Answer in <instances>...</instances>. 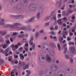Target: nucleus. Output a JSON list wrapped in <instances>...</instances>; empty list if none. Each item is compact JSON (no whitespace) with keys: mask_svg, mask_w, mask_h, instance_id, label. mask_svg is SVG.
Returning <instances> with one entry per match:
<instances>
[{"mask_svg":"<svg viewBox=\"0 0 76 76\" xmlns=\"http://www.w3.org/2000/svg\"><path fill=\"white\" fill-rule=\"evenodd\" d=\"M20 25H21V24L15 23H14V25H10V28L18 29L20 31V30L28 31H32V28H31V26L30 25H28V26H24L22 27H18V26Z\"/></svg>","mask_w":76,"mask_h":76,"instance_id":"obj_1","label":"nucleus"},{"mask_svg":"<svg viewBox=\"0 0 76 76\" xmlns=\"http://www.w3.org/2000/svg\"><path fill=\"white\" fill-rule=\"evenodd\" d=\"M37 8V5L34 4H30L28 7V9L30 10H36Z\"/></svg>","mask_w":76,"mask_h":76,"instance_id":"obj_2","label":"nucleus"},{"mask_svg":"<svg viewBox=\"0 0 76 76\" xmlns=\"http://www.w3.org/2000/svg\"><path fill=\"white\" fill-rule=\"evenodd\" d=\"M34 36H33V35H31L30 40L29 41V44L31 45H33L32 48L33 50H34L35 47V44H33V42H32L34 40Z\"/></svg>","mask_w":76,"mask_h":76,"instance_id":"obj_3","label":"nucleus"},{"mask_svg":"<svg viewBox=\"0 0 76 76\" xmlns=\"http://www.w3.org/2000/svg\"><path fill=\"white\" fill-rule=\"evenodd\" d=\"M50 68L53 72H56L57 70L58 67L56 65L53 64L51 66Z\"/></svg>","mask_w":76,"mask_h":76,"instance_id":"obj_4","label":"nucleus"},{"mask_svg":"<svg viewBox=\"0 0 76 76\" xmlns=\"http://www.w3.org/2000/svg\"><path fill=\"white\" fill-rule=\"evenodd\" d=\"M8 51H9V49L8 48H7L4 52H3V49H2L1 50L0 53H3L4 54L6 57H7V56H9V54L7 53H8Z\"/></svg>","mask_w":76,"mask_h":76,"instance_id":"obj_5","label":"nucleus"},{"mask_svg":"<svg viewBox=\"0 0 76 76\" xmlns=\"http://www.w3.org/2000/svg\"><path fill=\"white\" fill-rule=\"evenodd\" d=\"M25 62L20 61H19L18 67V68H21L22 66L24 67H25Z\"/></svg>","mask_w":76,"mask_h":76,"instance_id":"obj_6","label":"nucleus"},{"mask_svg":"<svg viewBox=\"0 0 76 76\" xmlns=\"http://www.w3.org/2000/svg\"><path fill=\"white\" fill-rule=\"evenodd\" d=\"M16 9L18 10H22L23 9V7L22 5L18 4L16 6Z\"/></svg>","mask_w":76,"mask_h":76,"instance_id":"obj_7","label":"nucleus"},{"mask_svg":"<svg viewBox=\"0 0 76 76\" xmlns=\"http://www.w3.org/2000/svg\"><path fill=\"white\" fill-rule=\"evenodd\" d=\"M65 75L64 71L62 70L58 71L57 74V76H65Z\"/></svg>","mask_w":76,"mask_h":76,"instance_id":"obj_8","label":"nucleus"},{"mask_svg":"<svg viewBox=\"0 0 76 76\" xmlns=\"http://www.w3.org/2000/svg\"><path fill=\"white\" fill-rule=\"evenodd\" d=\"M69 50L72 53L75 54L76 53V50L75 48L73 47H71L69 48Z\"/></svg>","mask_w":76,"mask_h":76,"instance_id":"obj_9","label":"nucleus"},{"mask_svg":"<svg viewBox=\"0 0 76 76\" xmlns=\"http://www.w3.org/2000/svg\"><path fill=\"white\" fill-rule=\"evenodd\" d=\"M46 60L48 63H51V58L48 54L46 55Z\"/></svg>","mask_w":76,"mask_h":76,"instance_id":"obj_10","label":"nucleus"},{"mask_svg":"<svg viewBox=\"0 0 76 76\" xmlns=\"http://www.w3.org/2000/svg\"><path fill=\"white\" fill-rule=\"evenodd\" d=\"M52 74V72L49 69H48L46 71L45 75L47 76H50Z\"/></svg>","mask_w":76,"mask_h":76,"instance_id":"obj_11","label":"nucleus"},{"mask_svg":"<svg viewBox=\"0 0 76 76\" xmlns=\"http://www.w3.org/2000/svg\"><path fill=\"white\" fill-rule=\"evenodd\" d=\"M62 0H60L59 1H57L56 6H57L58 7H60L61 5V2Z\"/></svg>","mask_w":76,"mask_h":76,"instance_id":"obj_12","label":"nucleus"},{"mask_svg":"<svg viewBox=\"0 0 76 76\" xmlns=\"http://www.w3.org/2000/svg\"><path fill=\"white\" fill-rule=\"evenodd\" d=\"M38 10L40 12H43L44 11V7L43 5L40 6L38 8Z\"/></svg>","mask_w":76,"mask_h":76,"instance_id":"obj_13","label":"nucleus"},{"mask_svg":"<svg viewBox=\"0 0 76 76\" xmlns=\"http://www.w3.org/2000/svg\"><path fill=\"white\" fill-rule=\"evenodd\" d=\"M66 70H67L70 73H73V70L72 68L68 67L66 69Z\"/></svg>","mask_w":76,"mask_h":76,"instance_id":"obj_14","label":"nucleus"},{"mask_svg":"<svg viewBox=\"0 0 76 76\" xmlns=\"http://www.w3.org/2000/svg\"><path fill=\"white\" fill-rule=\"evenodd\" d=\"M44 60H45V58L44 57L42 56H39V60L40 62L42 63Z\"/></svg>","mask_w":76,"mask_h":76,"instance_id":"obj_15","label":"nucleus"},{"mask_svg":"<svg viewBox=\"0 0 76 76\" xmlns=\"http://www.w3.org/2000/svg\"><path fill=\"white\" fill-rule=\"evenodd\" d=\"M20 57V59L21 60H24V58H25V57L21 53L19 55Z\"/></svg>","mask_w":76,"mask_h":76,"instance_id":"obj_16","label":"nucleus"},{"mask_svg":"<svg viewBox=\"0 0 76 76\" xmlns=\"http://www.w3.org/2000/svg\"><path fill=\"white\" fill-rule=\"evenodd\" d=\"M49 54L51 56H55V53L54 51H50L49 52Z\"/></svg>","mask_w":76,"mask_h":76,"instance_id":"obj_17","label":"nucleus"},{"mask_svg":"<svg viewBox=\"0 0 76 76\" xmlns=\"http://www.w3.org/2000/svg\"><path fill=\"white\" fill-rule=\"evenodd\" d=\"M4 20L3 19H1L0 21V25H4Z\"/></svg>","mask_w":76,"mask_h":76,"instance_id":"obj_18","label":"nucleus"},{"mask_svg":"<svg viewBox=\"0 0 76 76\" xmlns=\"http://www.w3.org/2000/svg\"><path fill=\"white\" fill-rule=\"evenodd\" d=\"M35 17H33L32 18H31L29 20L28 22H29V23H31L35 19Z\"/></svg>","mask_w":76,"mask_h":76,"instance_id":"obj_19","label":"nucleus"},{"mask_svg":"<svg viewBox=\"0 0 76 76\" xmlns=\"http://www.w3.org/2000/svg\"><path fill=\"white\" fill-rule=\"evenodd\" d=\"M55 12H56L55 11H53L52 12H51V13L50 15V16H49L51 18V16H53V15H54L55 14H56V13H55Z\"/></svg>","mask_w":76,"mask_h":76,"instance_id":"obj_20","label":"nucleus"},{"mask_svg":"<svg viewBox=\"0 0 76 76\" xmlns=\"http://www.w3.org/2000/svg\"><path fill=\"white\" fill-rule=\"evenodd\" d=\"M1 34H2V35L3 36V35H4L6 34V32H7V31L6 30H4L3 31H1Z\"/></svg>","mask_w":76,"mask_h":76,"instance_id":"obj_21","label":"nucleus"},{"mask_svg":"<svg viewBox=\"0 0 76 76\" xmlns=\"http://www.w3.org/2000/svg\"><path fill=\"white\" fill-rule=\"evenodd\" d=\"M61 20V19H60L58 20L57 21V23H58V24L61 25L63 24V22L60 21Z\"/></svg>","mask_w":76,"mask_h":76,"instance_id":"obj_22","label":"nucleus"},{"mask_svg":"<svg viewBox=\"0 0 76 76\" xmlns=\"http://www.w3.org/2000/svg\"><path fill=\"white\" fill-rule=\"evenodd\" d=\"M39 34V33L38 32H36L35 34V37L36 38H38V35Z\"/></svg>","mask_w":76,"mask_h":76,"instance_id":"obj_23","label":"nucleus"},{"mask_svg":"<svg viewBox=\"0 0 76 76\" xmlns=\"http://www.w3.org/2000/svg\"><path fill=\"white\" fill-rule=\"evenodd\" d=\"M7 47V44H4L2 45V47L4 49L6 48Z\"/></svg>","mask_w":76,"mask_h":76,"instance_id":"obj_24","label":"nucleus"},{"mask_svg":"<svg viewBox=\"0 0 76 76\" xmlns=\"http://www.w3.org/2000/svg\"><path fill=\"white\" fill-rule=\"evenodd\" d=\"M50 46L52 48H53V47H56V45L54 43H50Z\"/></svg>","mask_w":76,"mask_h":76,"instance_id":"obj_25","label":"nucleus"},{"mask_svg":"<svg viewBox=\"0 0 76 76\" xmlns=\"http://www.w3.org/2000/svg\"><path fill=\"white\" fill-rule=\"evenodd\" d=\"M28 67H29V64L28 63L26 64V66L24 67V69H28Z\"/></svg>","mask_w":76,"mask_h":76,"instance_id":"obj_26","label":"nucleus"},{"mask_svg":"<svg viewBox=\"0 0 76 76\" xmlns=\"http://www.w3.org/2000/svg\"><path fill=\"white\" fill-rule=\"evenodd\" d=\"M50 18L49 16L46 17L45 19L44 20L45 21H47V20H49Z\"/></svg>","mask_w":76,"mask_h":76,"instance_id":"obj_27","label":"nucleus"},{"mask_svg":"<svg viewBox=\"0 0 76 76\" xmlns=\"http://www.w3.org/2000/svg\"><path fill=\"white\" fill-rule=\"evenodd\" d=\"M36 16L37 19H39L40 18V12H38L37 15Z\"/></svg>","mask_w":76,"mask_h":76,"instance_id":"obj_28","label":"nucleus"},{"mask_svg":"<svg viewBox=\"0 0 76 76\" xmlns=\"http://www.w3.org/2000/svg\"><path fill=\"white\" fill-rule=\"evenodd\" d=\"M50 21L48 23H46L44 25L45 26H48L49 25H50Z\"/></svg>","mask_w":76,"mask_h":76,"instance_id":"obj_29","label":"nucleus"},{"mask_svg":"<svg viewBox=\"0 0 76 76\" xmlns=\"http://www.w3.org/2000/svg\"><path fill=\"white\" fill-rule=\"evenodd\" d=\"M18 38H24V36L23 34H20L18 35Z\"/></svg>","mask_w":76,"mask_h":76,"instance_id":"obj_30","label":"nucleus"},{"mask_svg":"<svg viewBox=\"0 0 76 76\" xmlns=\"http://www.w3.org/2000/svg\"><path fill=\"white\" fill-rule=\"evenodd\" d=\"M11 47L12 48V50L13 51H16V49L14 48L15 47V45H11Z\"/></svg>","mask_w":76,"mask_h":76,"instance_id":"obj_31","label":"nucleus"},{"mask_svg":"<svg viewBox=\"0 0 76 76\" xmlns=\"http://www.w3.org/2000/svg\"><path fill=\"white\" fill-rule=\"evenodd\" d=\"M57 46L59 51H60L61 50V48L60 47V44L58 43L57 45Z\"/></svg>","mask_w":76,"mask_h":76,"instance_id":"obj_32","label":"nucleus"},{"mask_svg":"<svg viewBox=\"0 0 76 76\" xmlns=\"http://www.w3.org/2000/svg\"><path fill=\"white\" fill-rule=\"evenodd\" d=\"M53 20H56L57 19V18L56 17V14H55L54 15L53 17Z\"/></svg>","mask_w":76,"mask_h":76,"instance_id":"obj_33","label":"nucleus"},{"mask_svg":"<svg viewBox=\"0 0 76 76\" xmlns=\"http://www.w3.org/2000/svg\"><path fill=\"white\" fill-rule=\"evenodd\" d=\"M62 40H63V38L62 37L59 38V40L60 41V43L61 44H62L61 42L62 41Z\"/></svg>","mask_w":76,"mask_h":76,"instance_id":"obj_34","label":"nucleus"},{"mask_svg":"<svg viewBox=\"0 0 76 76\" xmlns=\"http://www.w3.org/2000/svg\"><path fill=\"white\" fill-rule=\"evenodd\" d=\"M26 72L28 73V74H29V75H30V74L31 73V71H29V70H26Z\"/></svg>","mask_w":76,"mask_h":76,"instance_id":"obj_35","label":"nucleus"},{"mask_svg":"<svg viewBox=\"0 0 76 76\" xmlns=\"http://www.w3.org/2000/svg\"><path fill=\"white\" fill-rule=\"evenodd\" d=\"M17 34H18V33L14 32L13 33L12 35L13 36H14L15 37H16V35H17Z\"/></svg>","mask_w":76,"mask_h":76,"instance_id":"obj_36","label":"nucleus"},{"mask_svg":"<svg viewBox=\"0 0 76 76\" xmlns=\"http://www.w3.org/2000/svg\"><path fill=\"white\" fill-rule=\"evenodd\" d=\"M11 76H15V75H13V74H14V72L12 71L11 72Z\"/></svg>","mask_w":76,"mask_h":76,"instance_id":"obj_37","label":"nucleus"},{"mask_svg":"<svg viewBox=\"0 0 76 76\" xmlns=\"http://www.w3.org/2000/svg\"><path fill=\"white\" fill-rule=\"evenodd\" d=\"M14 17H15V18L16 19H19V15H17L15 16H14Z\"/></svg>","mask_w":76,"mask_h":76,"instance_id":"obj_38","label":"nucleus"},{"mask_svg":"<svg viewBox=\"0 0 76 76\" xmlns=\"http://www.w3.org/2000/svg\"><path fill=\"white\" fill-rule=\"evenodd\" d=\"M70 63L71 64H73V59L72 58H71L70 59Z\"/></svg>","mask_w":76,"mask_h":76,"instance_id":"obj_39","label":"nucleus"},{"mask_svg":"<svg viewBox=\"0 0 76 76\" xmlns=\"http://www.w3.org/2000/svg\"><path fill=\"white\" fill-rule=\"evenodd\" d=\"M9 18H15V16L12 15H9Z\"/></svg>","mask_w":76,"mask_h":76,"instance_id":"obj_40","label":"nucleus"},{"mask_svg":"<svg viewBox=\"0 0 76 76\" xmlns=\"http://www.w3.org/2000/svg\"><path fill=\"white\" fill-rule=\"evenodd\" d=\"M60 63V61H59V60L58 59H57L56 61V64H58Z\"/></svg>","mask_w":76,"mask_h":76,"instance_id":"obj_41","label":"nucleus"},{"mask_svg":"<svg viewBox=\"0 0 76 76\" xmlns=\"http://www.w3.org/2000/svg\"><path fill=\"white\" fill-rule=\"evenodd\" d=\"M24 18V16H23V15H19V19H22V18Z\"/></svg>","mask_w":76,"mask_h":76,"instance_id":"obj_42","label":"nucleus"},{"mask_svg":"<svg viewBox=\"0 0 76 76\" xmlns=\"http://www.w3.org/2000/svg\"><path fill=\"white\" fill-rule=\"evenodd\" d=\"M50 34H52L53 35H56V33H54L53 31H52L50 32Z\"/></svg>","mask_w":76,"mask_h":76,"instance_id":"obj_43","label":"nucleus"},{"mask_svg":"<svg viewBox=\"0 0 76 76\" xmlns=\"http://www.w3.org/2000/svg\"><path fill=\"white\" fill-rule=\"evenodd\" d=\"M14 58H18V56L15 55V54L14 55Z\"/></svg>","mask_w":76,"mask_h":76,"instance_id":"obj_44","label":"nucleus"},{"mask_svg":"<svg viewBox=\"0 0 76 76\" xmlns=\"http://www.w3.org/2000/svg\"><path fill=\"white\" fill-rule=\"evenodd\" d=\"M14 3H16V2H17L19 1V0H11Z\"/></svg>","mask_w":76,"mask_h":76,"instance_id":"obj_45","label":"nucleus"},{"mask_svg":"<svg viewBox=\"0 0 76 76\" xmlns=\"http://www.w3.org/2000/svg\"><path fill=\"white\" fill-rule=\"evenodd\" d=\"M68 12H69V13H72L73 12L71 11V10L69 9L68 10Z\"/></svg>","mask_w":76,"mask_h":76,"instance_id":"obj_46","label":"nucleus"},{"mask_svg":"<svg viewBox=\"0 0 76 76\" xmlns=\"http://www.w3.org/2000/svg\"><path fill=\"white\" fill-rule=\"evenodd\" d=\"M64 49H65V51L64 52V54H66V51H67V48H65Z\"/></svg>","mask_w":76,"mask_h":76,"instance_id":"obj_47","label":"nucleus"},{"mask_svg":"<svg viewBox=\"0 0 76 76\" xmlns=\"http://www.w3.org/2000/svg\"><path fill=\"white\" fill-rule=\"evenodd\" d=\"M0 42H3V39L1 37H0Z\"/></svg>","mask_w":76,"mask_h":76,"instance_id":"obj_48","label":"nucleus"},{"mask_svg":"<svg viewBox=\"0 0 76 76\" xmlns=\"http://www.w3.org/2000/svg\"><path fill=\"white\" fill-rule=\"evenodd\" d=\"M14 64H18V61L17 60H15L14 61Z\"/></svg>","mask_w":76,"mask_h":76,"instance_id":"obj_49","label":"nucleus"},{"mask_svg":"<svg viewBox=\"0 0 76 76\" xmlns=\"http://www.w3.org/2000/svg\"><path fill=\"white\" fill-rule=\"evenodd\" d=\"M15 49H18V48H19V47H18V45H15Z\"/></svg>","mask_w":76,"mask_h":76,"instance_id":"obj_50","label":"nucleus"},{"mask_svg":"<svg viewBox=\"0 0 76 76\" xmlns=\"http://www.w3.org/2000/svg\"><path fill=\"white\" fill-rule=\"evenodd\" d=\"M22 42H26V40L25 39H23Z\"/></svg>","mask_w":76,"mask_h":76,"instance_id":"obj_51","label":"nucleus"},{"mask_svg":"<svg viewBox=\"0 0 76 76\" xmlns=\"http://www.w3.org/2000/svg\"><path fill=\"white\" fill-rule=\"evenodd\" d=\"M56 39L57 37H56V36H54L53 37V39H56L55 41H57V39Z\"/></svg>","mask_w":76,"mask_h":76,"instance_id":"obj_52","label":"nucleus"},{"mask_svg":"<svg viewBox=\"0 0 76 76\" xmlns=\"http://www.w3.org/2000/svg\"><path fill=\"white\" fill-rule=\"evenodd\" d=\"M66 59H69V55H66Z\"/></svg>","mask_w":76,"mask_h":76,"instance_id":"obj_53","label":"nucleus"},{"mask_svg":"<svg viewBox=\"0 0 76 76\" xmlns=\"http://www.w3.org/2000/svg\"><path fill=\"white\" fill-rule=\"evenodd\" d=\"M6 43H7V44H10V41H9V40H8L6 42Z\"/></svg>","mask_w":76,"mask_h":76,"instance_id":"obj_54","label":"nucleus"},{"mask_svg":"<svg viewBox=\"0 0 76 76\" xmlns=\"http://www.w3.org/2000/svg\"><path fill=\"white\" fill-rule=\"evenodd\" d=\"M39 28V26H35L34 28H35V29H37V28Z\"/></svg>","mask_w":76,"mask_h":76,"instance_id":"obj_55","label":"nucleus"},{"mask_svg":"<svg viewBox=\"0 0 76 76\" xmlns=\"http://www.w3.org/2000/svg\"><path fill=\"white\" fill-rule=\"evenodd\" d=\"M73 33H70L69 34V36L70 37H72V35H73Z\"/></svg>","mask_w":76,"mask_h":76,"instance_id":"obj_56","label":"nucleus"},{"mask_svg":"<svg viewBox=\"0 0 76 76\" xmlns=\"http://www.w3.org/2000/svg\"><path fill=\"white\" fill-rule=\"evenodd\" d=\"M58 28V26H56L55 27V29H56V30H57Z\"/></svg>","mask_w":76,"mask_h":76,"instance_id":"obj_57","label":"nucleus"},{"mask_svg":"<svg viewBox=\"0 0 76 76\" xmlns=\"http://www.w3.org/2000/svg\"><path fill=\"white\" fill-rule=\"evenodd\" d=\"M63 47H64H64H66V46H67V44H64V45H63Z\"/></svg>","mask_w":76,"mask_h":76,"instance_id":"obj_58","label":"nucleus"},{"mask_svg":"<svg viewBox=\"0 0 76 76\" xmlns=\"http://www.w3.org/2000/svg\"><path fill=\"white\" fill-rule=\"evenodd\" d=\"M15 53H16L17 54H20V52H19L16 51Z\"/></svg>","mask_w":76,"mask_h":76,"instance_id":"obj_59","label":"nucleus"},{"mask_svg":"<svg viewBox=\"0 0 76 76\" xmlns=\"http://www.w3.org/2000/svg\"><path fill=\"white\" fill-rule=\"evenodd\" d=\"M10 41H11V42H13V39L11 38H10Z\"/></svg>","mask_w":76,"mask_h":76,"instance_id":"obj_60","label":"nucleus"},{"mask_svg":"<svg viewBox=\"0 0 76 76\" xmlns=\"http://www.w3.org/2000/svg\"><path fill=\"white\" fill-rule=\"evenodd\" d=\"M47 39V37H44V40H46Z\"/></svg>","mask_w":76,"mask_h":76,"instance_id":"obj_61","label":"nucleus"},{"mask_svg":"<svg viewBox=\"0 0 76 76\" xmlns=\"http://www.w3.org/2000/svg\"><path fill=\"white\" fill-rule=\"evenodd\" d=\"M72 19H75V16H72Z\"/></svg>","mask_w":76,"mask_h":76,"instance_id":"obj_62","label":"nucleus"},{"mask_svg":"<svg viewBox=\"0 0 76 76\" xmlns=\"http://www.w3.org/2000/svg\"><path fill=\"white\" fill-rule=\"evenodd\" d=\"M40 33H43V30H41V31H39Z\"/></svg>","mask_w":76,"mask_h":76,"instance_id":"obj_63","label":"nucleus"},{"mask_svg":"<svg viewBox=\"0 0 76 76\" xmlns=\"http://www.w3.org/2000/svg\"><path fill=\"white\" fill-rule=\"evenodd\" d=\"M50 38L51 39H53V36L51 35L50 36Z\"/></svg>","mask_w":76,"mask_h":76,"instance_id":"obj_64","label":"nucleus"}]
</instances>
